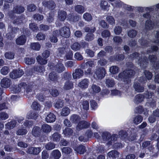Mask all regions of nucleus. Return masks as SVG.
<instances>
[{
	"mask_svg": "<svg viewBox=\"0 0 159 159\" xmlns=\"http://www.w3.org/2000/svg\"><path fill=\"white\" fill-rule=\"evenodd\" d=\"M60 35L65 38L69 37L70 35V31L69 28L67 27H64L61 28L59 30H56L53 32L52 35L50 37V41L53 43L57 41V37Z\"/></svg>",
	"mask_w": 159,
	"mask_h": 159,
	"instance_id": "1",
	"label": "nucleus"
},
{
	"mask_svg": "<svg viewBox=\"0 0 159 159\" xmlns=\"http://www.w3.org/2000/svg\"><path fill=\"white\" fill-rule=\"evenodd\" d=\"M134 74V72L131 70H126L123 72L119 74L118 76H116V79L125 82L126 81L128 83L130 81V79L132 77Z\"/></svg>",
	"mask_w": 159,
	"mask_h": 159,
	"instance_id": "2",
	"label": "nucleus"
},
{
	"mask_svg": "<svg viewBox=\"0 0 159 159\" xmlns=\"http://www.w3.org/2000/svg\"><path fill=\"white\" fill-rule=\"evenodd\" d=\"M31 86L28 85L24 83H21L18 86H16L13 88V90L16 93L23 91L24 92L28 93L31 91Z\"/></svg>",
	"mask_w": 159,
	"mask_h": 159,
	"instance_id": "3",
	"label": "nucleus"
},
{
	"mask_svg": "<svg viewBox=\"0 0 159 159\" xmlns=\"http://www.w3.org/2000/svg\"><path fill=\"white\" fill-rule=\"evenodd\" d=\"M144 54H143L139 55L137 53H135L133 54L131 56V58L135 57L136 59L138 60V64H140V66L143 68H144L146 66V65L147 63V60L144 58Z\"/></svg>",
	"mask_w": 159,
	"mask_h": 159,
	"instance_id": "4",
	"label": "nucleus"
},
{
	"mask_svg": "<svg viewBox=\"0 0 159 159\" xmlns=\"http://www.w3.org/2000/svg\"><path fill=\"white\" fill-rule=\"evenodd\" d=\"M116 135H113L111 136L109 133L107 132L103 133L102 135L104 141L107 142V143L108 144H111L112 142H114L116 140Z\"/></svg>",
	"mask_w": 159,
	"mask_h": 159,
	"instance_id": "5",
	"label": "nucleus"
},
{
	"mask_svg": "<svg viewBox=\"0 0 159 159\" xmlns=\"http://www.w3.org/2000/svg\"><path fill=\"white\" fill-rule=\"evenodd\" d=\"M106 73L104 68L102 67H100L96 69L94 76L96 79H101L104 77Z\"/></svg>",
	"mask_w": 159,
	"mask_h": 159,
	"instance_id": "6",
	"label": "nucleus"
},
{
	"mask_svg": "<svg viewBox=\"0 0 159 159\" xmlns=\"http://www.w3.org/2000/svg\"><path fill=\"white\" fill-rule=\"evenodd\" d=\"M145 80H143V77L140 78L139 82L138 83H135L134 85V87L136 91L138 92H142L144 90V87L142 84L145 83Z\"/></svg>",
	"mask_w": 159,
	"mask_h": 159,
	"instance_id": "7",
	"label": "nucleus"
},
{
	"mask_svg": "<svg viewBox=\"0 0 159 159\" xmlns=\"http://www.w3.org/2000/svg\"><path fill=\"white\" fill-rule=\"evenodd\" d=\"M23 74L22 69H18L13 70L10 73V76L12 79H16L20 77Z\"/></svg>",
	"mask_w": 159,
	"mask_h": 159,
	"instance_id": "8",
	"label": "nucleus"
},
{
	"mask_svg": "<svg viewBox=\"0 0 159 159\" xmlns=\"http://www.w3.org/2000/svg\"><path fill=\"white\" fill-rule=\"evenodd\" d=\"M89 83V81L88 79H84L78 83V86L81 89H85L88 88Z\"/></svg>",
	"mask_w": 159,
	"mask_h": 159,
	"instance_id": "9",
	"label": "nucleus"
},
{
	"mask_svg": "<svg viewBox=\"0 0 159 159\" xmlns=\"http://www.w3.org/2000/svg\"><path fill=\"white\" fill-rule=\"evenodd\" d=\"M90 124L88 122L83 120L80 122L77 127L76 129L78 130H80L89 127Z\"/></svg>",
	"mask_w": 159,
	"mask_h": 159,
	"instance_id": "10",
	"label": "nucleus"
},
{
	"mask_svg": "<svg viewBox=\"0 0 159 159\" xmlns=\"http://www.w3.org/2000/svg\"><path fill=\"white\" fill-rule=\"evenodd\" d=\"M83 71L80 69H77L75 70L73 73V78L74 79H79L83 75Z\"/></svg>",
	"mask_w": 159,
	"mask_h": 159,
	"instance_id": "11",
	"label": "nucleus"
},
{
	"mask_svg": "<svg viewBox=\"0 0 159 159\" xmlns=\"http://www.w3.org/2000/svg\"><path fill=\"white\" fill-rule=\"evenodd\" d=\"M11 84V80L8 78H4L1 81V86L2 87L7 88L9 87Z\"/></svg>",
	"mask_w": 159,
	"mask_h": 159,
	"instance_id": "12",
	"label": "nucleus"
},
{
	"mask_svg": "<svg viewBox=\"0 0 159 159\" xmlns=\"http://www.w3.org/2000/svg\"><path fill=\"white\" fill-rule=\"evenodd\" d=\"M42 4L45 7H47L50 9H54L55 6L54 3L52 1H44L42 2Z\"/></svg>",
	"mask_w": 159,
	"mask_h": 159,
	"instance_id": "13",
	"label": "nucleus"
},
{
	"mask_svg": "<svg viewBox=\"0 0 159 159\" xmlns=\"http://www.w3.org/2000/svg\"><path fill=\"white\" fill-rule=\"evenodd\" d=\"M40 151L41 149L39 148L31 147L28 149L27 152L30 154L37 155Z\"/></svg>",
	"mask_w": 159,
	"mask_h": 159,
	"instance_id": "14",
	"label": "nucleus"
},
{
	"mask_svg": "<svg viewBox=\"0 0 159 159\" xmlns=\"http://www.w3.org/2000/svg\"><path fill=\"white\" fill-rule=\"evenodd\" d=\"M26 38L25 35H22L16 40V43L19 45H23L25 42Z\"/></svg>",
	"mask_w": 159,
	"mask_h": 159,
	"instance_id": "15",
	"label": "nucleus"
},
{
	"mask_svg": "<svg viewBox=\"0 0 159 159\" xmlns=\"http://www.w3.org/2000/svg\"><path fill=\"white\" fill-rule=\"evenodd\" d=\"M144 96L141 94H139L136 95L134 99V102L135 103L138 104L143 101Z\"/></svg>",
	"mask_w": 159,
	"mask_h": 159,
	"instance_id": "16",
	"label": "nucleus"
},
{
	"mask_svg": "<svg viewBox=\"0 0 159 159\" xmlns=\"http://www.w3.org/2000/svg\"><path fill=\"white\" fill-rule=\"evenodd\" d=\"M25 10L24 7L21 6L16 5L14 7L13 12L16 13L20 14L23 12Z\"/></svg>",
	"mask_w": 159,
	"mask_h": 159,
	"instance_id": "17",
	"label": "nucleus"
},
{
	"mask_svg": "<svg viewBox=\"0 0 159 159\" xmlns=\"http://www.w3.org/2000/svg\"><path fill=\"white\" fill-rule=\"evenodd\" d=\"M119 153L115 150L111 151L107 153V156L111 159H114L118 157Z\"/></svg>",
	"mask_w": 159,
	"mask_h": 159,
	"instance_id": "18",
	"label": "nucleus"
},
{
	"mask_svg": "<svg viewBox=\"0 0 159 159\" xmlns=\"http://www.w3.org/2000/svg\"><path fill=\"white\" fill-rule=\"evenodd\" d=\"M100 7L103 10L108 11L109 9L110 5H108L106 1H102L100 4Z\"/></svg>",
	"mask_w": 159,
	"mask_h": 159,
	"instance_id": "19",
	"label": "nucleus"
},
{
	"mask_svg": "<svg viewBox=\"0 0 159 159\" xmlns=\"http://www.w3.org/2000/svg\"><path fill=\"white\" fill-rule=\"evenodd\" d=\"M56 116L52 113H50L46 118L45 120L48 123H51L54 121L55 120Z\"/></svg>",
	"mask_w": 159,
	"mask_h": 159,
	"instance_id": "20",
	"label": "nucleus"
},
{
	"mask_svg": "<svg viewBox=\"0 0 159 159\" xmlns=\"http://www.w3.org/2000/svg\"><path fill=\"white\" fill-rule=\"evenodd\" d=\"M100 91L101 88L100 87L95 84H93L89 90L90 92L93 93H99Z\"/></svg>",
	"mask_w": 159,
	"mask_h": 159,
	"instance_id": "21",
	"label": "nucleus"
},
{
	"mask_svg": "<svg viewBox=\"0 0 159 159\" xmlns=\"http://www.w3.org/2000/svg\"><path fill=\"white\" fill-rule=\"evenodd\" d=\"M74 150L77 153L81 154H84L86 151L85 147L82 145H80L78 147L75 148Z\"/></svg>",
	"mask_w": 159,
	"mask_h": 159,
	"instance_id": "22",
	"label": "nucleus"
},
{
	"mask_svg": "<svg viewBox=\"0 0 159 159\" xmlns=\"http://www.w3.org/2000/svg\"><path fill=\"white\" fill-rule=\"evenodd\" d=\"M137 9L139 12H143L144 11H150L153 10V8L152 7H138Z\"/></svg>",
	"mask_w": 159,
	"mask_h": 159,
	"instance_id": "23",
	"label": "nucleus"
},
{
	"mask_svg": "<svg viewBox=\"0 0 159 159\" xmlns=\"http://www.w3.org/2000/svg\"><path fill=\"white\" fill-rule=\"evenodd\" d=\"M73 87V84L71 81H67L65 83L63 89L65 90H70Z\"/></svg>",
	"mask_w": 159,
	"mask_h": 159,
	"instance_id": "24",
	"label": "nucleus"
},
{
	"mask_svg": "<svg viewBox=\"0 0 159 159\" xmlns=\"http://www.w3.org/2000/svg\"><path fill=\"white\" fill-rule=\"evenodd\" d=\"M64 68L63 65L61 63H58L55 67V70L58 73H61L63 71Z\"/></svg>",
	"mask_w": 159,
	"mask_h": 159,
	"instance_id": "25",
	"label": "nucleus"
},
{
	"mask_svg": "<svg viewBox=\"0 0 159 159\" xmlns=\"http://www.w3.org/2000/svg\"><path fill=\"white\" fill-rule=\"evenodd\" d=\"M16 124V120H13L7 124L6 125V128L9 129H13L15 126Z\"/></svg>",
	"mask_w": 159,
	"mask_h": 159,
	"instance_id": "26",
	"label": "nucleus"
},
{
	"mask_svg": "<svg viewBox=\"0 0 159 159\" xmlns=\"http://www.w3.org/2000/svg\"><path fill=\"white\" fill-rule=\"evenodd\" d=\"M52 157L55 159H59L61 156L60 152L57 150H53L52 153Z\"/></svg>",
	"mask_w": 159,
	"mask_h": 159,
	"instance_id": "27",
	"label": "nucleus"
},
{
	"mask_svg": "<svg viewBox=\"0 0 159 159\" xmlns=\"http://www.w3.org/2000/svg\"><path fill=\"white\" fill-rule=\"evenodd\" d=\"M119 68L116 66H112L109 69L110 72L113 74H116L119 72Z\"/></svg>",
	"mask_w": 159,
	"mask_h": 159,
	"instance_id": "28",
	"label": "nucleus"
},
{
	"mask_svg": "<svg viewBox=\"0 0 159 159\" xmlns=\"http://www.w3.org/2000/svg\"><path fill=\"white\" fill-rule=\"evenodd\" d=\"M70 110L67 107H65L62 109L61 115L63 116H66L69 114Z\"/></svg>",
	"mask_w": 159,
	"mask_h": 159,
	"instance_id": "29",
	"label": "nucleus"
},
{
	"mask_svg": "<svg viewBox=\"0 0 159 159\" xmlns=\"http://www.w3.org/2000/svg\"><path fill=\"white\" fill-rule=\"evenodd\" d=\"M31 48L34 50L39 51L40 49L41 45L39 43H33L31 44Z\"/></svg>",
	"mask_w": 159,
	"mask_h": 159,
	"instance_id": "30",
	"label": "nucleus"
},
{
	"mask_svg": "<svg viewBox=\"0 0 159 159\" xmlns=\"http://www.w3.org/2000/svg\"><path fill=\"white\" fill-rule=\"evenodd\" d=\"M42 130L44 132H49L51 130V128L49 125L47 124H44L42 126Z\"/></svg>",
	"mask_w": 159,
	"mask_h": 159,
	"instance_id": "31",
	"label": "nucleus"
},
{
	"mask_svg": "<svg viewBox=\"0 0 159 159\" xmlns=\"http://www.w3.org/2000/svg\"><path fill=\"white\" fill-rule=\"evenodd\" d=\"M142 147L144 148L148 147V149L150 150V152H151L153 149L152 145L151 144L150 142L148 141L143 142L142 144Z\"/></svg>",
	"mask_w": 159,
	"mask_h": 159,
	"instance_id": "32",
	"label": "nucleus"
},
{
	"mask_svg": "<svg viewBox=\"0 0 159 159\" xmlns=\"http://www.w3.org/2000/svg\"><path fill=\"white\" fill-rule=\"evenodd\" d=\"M105 83L107 86L109 87H113L115 84L114 80L111 78L106 79Z\"/></svg>",
	"mask_w": 159,
	"mask_h": 159,
	"instance_id": "33",
	"label": "nucleus"
},
{
	"mask_svg": "<svg viewBox=\"0 0 159 159\" xmlns=\"http://www.w3.org/2000/svg\"><path fill=\"white\" fill-rule=\"evenodd\" d=\"M31 107L33 109L38 111L40 110L42 107V106L36 102L32 103Z\"/></svg>",
	"mask_w": 159,
	"mask_h": 159,
	"instance_id": "34",
	"label": "nucleus"
},
{
	"mask_svg": "<svg viewBox=\"0 0 159 159\" xmlns=\"http://www.w3.org/2000/svg\"><path fill=\"white\" fill-rule=\"evenodd\" d=\"M66 13L63 11H61L58 13V18L61 21H64L66 18Z\"/></svg>",
	"mask_w": 159,
	"mask_h": 159,
	"instance_id": "35",
	"label": "nucleus"
},
{
	"mask_svg": "<svg viewBox=\"0 0 159 159\" xmlns=\"http://www.w3.org/2000/svg\"><path fill=\"white\" fill-rule=\"evenodd\" d=\"M157 139V147L159 148V130L155 134L152 135L151 139L153 140Z\"/></svg>",
	"mask_w": 159,
	"mask_h": 159,
	"instance_id": "36",
	"label": "nucleus"
},
{
	"mask_svg": "<svg viewBox=\"0 0 159 159\" xmlns=\"http://www.w3.org/2000/svg\"><path fill=\"white\" fill-rule=\"evenodd\" d=\"M61 135L57 133H55L52 135V139L54 142H59L61 139Z\"/></svg>",
	"mask_w": 159,
	"mask_h": 159,
	"instance_id": "37",
	"label": "nucleus"
},
{
	"mask_svg": "<svg viewBox=\"0 0 159 159\" xmlns=\"http://www.w3.org/2000/svg\"><path fill=\"white\" fill-rule=\"evenodd\" d=\"M75 9L76 11L80 14L83 13L84 11V7L80 5L76 6Z\"/></svg>",
	"mask_w": 159,
	"mask_h": 159,
	"instance_id": "38",
	"label": "nucleus"
},
{
	"mask_svg": "<svg viewBox=\"0 0 159 159\" xmlns=\"http://www.w3.org/2000/svg\"><path fill=\"white\" fill-rule=\"evenodd\" d=\"M143 120V117L141 116H137L134 119V123L136 125H138L141 123Z\"/></svg>",
	"mask_w": 159,
	"mask_h": 159,
	"instance_id": "39",
	"label": "nucleus"
},
{
	"mask_svg": "<svg viewBox=\"0 0 159 159\" xmlns=\"http://www.w3.org/2000/svg\"><path fill=\"white\" fill-rule=\"evenodd\" d=\"M49 78L51 80L55 81L57 80L58 77L54 72H52L50 73Z\"/></svg>",
	"mask_w": 159,
	"mask_h": 159,
	"instance_id": "40",
	"label": "nucleus"
},
{
	"mask_svg": "<svg viewBox=\"0 0 159 159\" xmlns=\"http://www.w3.org/2000/svg\"><path fill=\"white\" fill-rule=\"evenodd\" d=\"M9 72V67L6 66H5L2 67L0 70L1 74L4 75H7Z\"/></svg>",
	"mask_w": 159,
	"mask_h": 159,
	"instance_id": "41",
	"label": "nucleus"
},
{
	"mask_svg": "<svg viewBox=\"0 0 159 159\" xmlns=\"http://www.w3.org/2000/svg\"><path fill=\"white\" fill-rule=\"evenodd\" d=\"M25 63L29 65L34 64L35 62V60L34 59L29 57L25 58Z\"/></svg>",
	"mask_w": 159,
	"mask_h": 159,
	"instance_id": "42",
	"label": "nucleus"
},
{
	"mask_svg": "<svg viewBox=\"0 0 159 159\" xmlns=\"http://www.w3.org/2000/svg\"><path fill=\"white\" fill-rule=\"evenodd\" d=\"M80 47V45L78 43H75L71 46V48L75 51L79 50Z\"/></svg>",
	"mask_w": 159,
	"mask_h": 159,
	"instance_id": "43",
	"label": "nucleus"
},
{
	"mask_svg": "<svg viewBox=\"0 0 159 159\" xmlns=\"http://www.w3.org/2000/svg\"><path fill=\"white\" fill-rule=\"evenodd\" d=\"M36 59L38 62L40 64H45L47 63V61L46 60L43 59L40 56H38Z\"/></svg>",
	"mask_w": 159,
	"mask_h": 159,
	"instance_id": "44",
	"label": "nucleus"
},
{
	"mask_svg": "<svg viewBox=\"0 0 159 159\" xmlns=\"http://www.w3.org/2000/svg\"><path fill=\"white\" fill-rule=\"evenodd\" d=\"M40 129L39 127H34L32 130V134L34 136L38 135L39 133Z\"/></svg>",
	"mask_w": 159,
	"mask_h": 159,
	"instance_id": "45",
	"label": "nucleus"
},
{
	"mask_svg": "<svg viewBox=\"0 0 159 159\" xmlns=\"http://www.w3.org/2000/svg\"><path fill=\"white\" fill-rule=\"evenodd\" d=\"M107 21L111 25L115 24V20L113 17L111 16H108L106 17Z\"/></svg>",
	"mask_w": 159,
	"mask_h": 159,
	"instance_id": "46",
	"label": "nucleus"
},
{
	"mask_svg": "<svg viewBox=\"0 0 159 159\" xmlns=\"http://www.w3.org/2000/svg\"><path fill=\"white\" fill-rule=\"evenodd\" d=\"M63 105V102L61 99H58L57 100L55 104L56 108L59 109Z\"/></svg>",
	"mask_w": 159,
	"mask_h": 159,
	"instance_id": "47",
	"label": "nucleus"
},
{
	"mask_svg": "<svg viewBox=\"0 0 159 159\" xmlns=\"http://www.w3.org/2000/svg\"><path fill=\"white\" fill-rule=\"evenodd\" d=\"M27 132V131L25 129L20 128L18 130L16 134L18 135H23L26 134Z\"/></svg>",
	"mask_w": 159,
	"mask_h": 159,
	"instance_id": "48",
	"label": "nucleus"
},
{
	"mask_svg": "<svg viewBox=\"0 0 159 159\" xmlns=\"http://www.w3.org/2000/svg\"><path fill=\"white\" fill-rule=\"evenodd\" d=\"M63 132L66 136H67L71 135L73 133V130L70 128H67L63 131Z\"/></svg>",
	"mask_w": 159,
	"mask_h": 159,
	"instance_id": "49",
	"label": "nucleus"
},
{
	"mask_svg": "<svg viewBox=\"0 0 159 159\" xmlns=\"http://www.w3.org/2000/svg\"><path fill=\"white\" fill-rule=\"evenodd\" d=\"M145 27L146 29L151 30L153 27V25L150 20H147L146 22Z\"/></svg>",
	"mask_w": 159,
	"mask_h": 159,
	"instance_id": "50",
	"label": "nucleus"
},
{
	"mask_svg": "<svg viewBox=\"0 0 159 159\" xmlns=\"http://www.w3.org/2000/svg\"><path fill=\"white\" fill-rule=\"evenodd\" d=\"M55 144L52 143H49L45 146L46 149L48 150H51L55 148Z\"/></svg>",
	"mask_w": 159,
	"mask_h": 159,
	"instance_id": "51",
	"label": "nucleus"
},
{
	"mask_svg": "<svg viewBox=\"0 0 159 159\" xmlns=\"http://www.w3.org/2000/svg\"><path fill=\"white\" fill-rule=\"evenodd\" d=\"M83 18L87 21H90L92 19V16L91 14L88 13H86L83 15Z\"/></svg>",
	"mask_w": 159,
	"mask_h": 159,
	"instance_id": "52",
	"label": "nucleus"
},
{
	"mask_svg": "<svg viewBox=\"0 0 159 159\" xmlns=\"http://www.w3.org/2000/svg\"><path fill=\"white\" fill-rule=\"evenodd\" d=\"M5 56L6 58L9 59H11L14 58V54L11 52H7L5 54Z\"/></svg>",
	"mask_w": 159,
	"mask_h": 159,
	"instance_id": "53",
	"label": "nucleus"
},
{
	"mask_svg": "<svg viewBox=\"0 0 159 159\" xmlns=\"http://www.w3.org/2000/svg\"><path fill=\"white\" fill-rule=\"evenodd\" d=\"M80 119V116L76 115H72L70 117V120L73 122H76Z\"/></svg>",
	"mask_w": 159,
	"mask_h": 159,
	"instance_id": "54",
	"label": "nucleus"
},
{
	"mask_svg": "<svg viewBox=\"0 0 159 159\" xmlns=\"http://www.w3.org/2000/svg\"><path fill=\"white\" fill-rule=\"evenodd\" d=\"M137 34V32L134 30H130L128 32V35L130 38H134Z\"/></svg>",
	"mask_w": 159,
	"mask_h": 159,
	"instance_id": "55",
	"label": "nucleus"
},
{
	"mask_svg": "<svg viewBox=\"0 0 159 159\" xmlns=\"http://www.w3.org/2000/svg\"><path fill=\"white\" fill-rule=\"evenodd\" d=\"M70 17V15L69 16L68 18L69 19V20H70L71 22H76L77 21L79 20L80 19V17L79 16H73L71 15V16L70 18H69Z\"/></svg>",
	"mask_w": 159,
	"mask_h": 159,
	"instance_id": "56",
	"label": "nucleus"
},
{
	"mask_svg": "<svg viewBox=\"0 0 159 159\" xmlns=\"http://www.w3.org/2000/svg\"><path fill=\"white\" fill-rule=\"evenodd\" d=\"M36 9V6L34 4H30L27 6V10L29 11H34Z\"/></svg>",
	"mask_w": 159,
	"mask_h": 159,
	"instance_id": "57",
	"label": "nucleus"
},
{
	"mask_svg": "<svg viewBox=\"0 0 159 159\" xmlns=\"http://www.w3.org/2000/svg\"><path fill=\"white\" fill-rule=\"evenodd\" d=\"M110 34V32L107 30L103 31L102 33V35L103 38L109 37Z\"/></svg>",
	"mask_w": 159,
	"mask_h": 159,
	"instance_id": "58",
	"label": "nucleus"
},
{
	"mask_svg": "<svg viewBox=\"0 0 159 159\" xmlns=\"http://www.w3.org/2000/svg\"><path fill=\"white\" fill-rule=\"evenodd\" d=\"M83 108L85 110H88L89 109V105L88 101H84L82 104Z\"/></svg>",
	"mask_w": 159,
	"mask_h": 159,
	"instance_id": "59",
	"label": "nucleus"
},
{
	"mask_svg": "<svg viewBox=\"0 0 159 159\" xmlns=\"http://www.w3.org/2000/svg\"><path fill=\"white\" fill-rule=\"evenodd\" d=\"M45 35L41 33L38 34L36 36L37 39L39 40H43L45 39Z\"/></svg>",
	"mask_w": 159,
	"mask_h": 159,
	"instance_id": "60",
	"label": "nucleus"
},
{
	"mask_svg": "<svg viewBox=\"0 0 159 159\" xmlns=\"http://www.w3.org/2000/svg\"><path fill=\"white\" fill-rule=\"evenodd\" d=\"M94 38L93 35L92 33H88L86 35L85 39L86 40L89 41L93 39Z\"/></svg>",
	"mask_w": 159,
	"mask_h": 159,
	"instance_id": "61",
	"label": "nucleus"
},
{
	"mask_svg": "<svg viewBox=\"0 0 159 159\" xmlns=\"http://www.w3.org/2000/svg\"><path fill=\"white\" fill-rule=\"evenodd\" d=\"M36 117L37 116H36V115H35L32 112H30L28 113L26 116L27 118L28 119L33 118L34 119H36Z\"/></svg>",
	"mask_w": 159,
	"mask_h": 159,
	"instance_id": "62",
	"label": "nucleus"
},
{
	"mask_svg": "<svg viewBox=\"0 0 159 159\" xmlns=\"http://www.w3.org/2000/svg\"><path fill=\"white\" fill-rule=\"evenodd\" d=\"M53 16V14L52 12L50 13L48 15L47 20V21L48 23H50L53 21L54 20Z\"/></svg>",
	"mask_w": 159,
	"mask_h": 159,
	"instance_id": "63",
	"label": "nucleus"
},
{
	"mask_svg": "<svg viewBox=\"0 0 159 159\" xmlns=\"http://www.w3.org/2000/svg\"><path fill=\"white\" fill-rule=\"evenodd\" d=\"M111 94L112 95H116L119 96H121L122 95V94L120 91L116 90L111 91Z\"/></svg>",
	"mask_w": 159,
	"mask_h": 159,
	"instance_id": "64",
	"label": "nucleus"
}]
</instances>
